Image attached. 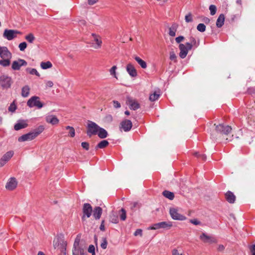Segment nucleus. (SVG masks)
<instances>
[{
	"mask_svg": "<svg viewBox=\"0 0 255 255\" xmlns=\"http://www.w3.org/2000/svg\"><path fill=\"white\" fill-rule=\"evenodd\" d=\"M11 53L6 47H0V56L1 58H11Z\"/></svg>",
	"mask_w": 255,
	"mask_h": 255,
	"instance_id": "14",
	"label": "nucleus"
},
{
	"mask_svg": "<svg viewBox=\"0 0 255 255\" xmlns=\"http://www.w3.org/2000/svg\"><path fill=\"white\" fill-rule=\"evenodd\" d=\"M197 29L201 32H203L206 30V26L203 23H199L197 26Z\"/></svg>",
	"mask_w": 255,
	"mask_h": 255,
	"instance_id": "42",
	"label": "nucleus"
},
{
	"mask_svg": "<svg viewBox=\"0 0 255 255\" xmlns=\"http://www.w3.org/2000/svg\"><path fill=\"white\" fill-rule=\"evenodd\" d=\"M82 147L86 150L89 149V144L87 142H82L81 143Z\"/></svg>",
	"mask_w": 255,
	"mask_h": 255,
	"instance_id": "51",
	"label": "nucleus"
},
{
	"mask_svg": "<svg viewBox=\"0 0 255 255\" xmlns=\"http://www.w3.org/2000/svg\"><path fill=\"white\" fill-rule=\"evenodd\" d=\"M13 83L12 78L6 75H2L0 76V87L2 90H7L11 88Z\"/></svg>",
	"mask_w": 255,
	"mask_h": 255,
	"instance_id": "2",
	"label": "nucleus"
},
{
	"mask_svg": "<svg viewBox=\"0 0 255 255\" xmlns=\"http://www.w3.org/2000/svg\"><path fill=\"white\" fill-rule=\"evenodd\" d=\"M121 213L120 215V219L122 221H125L127 218L126 211L124 208L121 210Z\"/></svg>",
	"mask_w": 255,
	"mask_h": 255,
	"instance_id": "41",
	"label": "nucleus"
},
{
	"mask_svg": "<svg viewBox=\"0 0 255 255\" xmlns=\"http://www.w3.org/2000/svg\"><path fill=\"white\" fill-rule=\"evenodd\" d=\"M216 130L220 133L228 134L232 130V128L229 126H225L223 124H219L216 127Z\"/></svg>",
	"mask_w": 255,
	"mask_h": 255,
	"instance_id": "9",
	"label": "nucleus"
},
{
	"mask_svg": "<svg viewBox=\"0 0 255 255\" xmlns=\"http://www.w3.org/2000/svg\"><path fill=\"white\" fill-rule=\"evenodd\" d=\"M88 251L90 253L95 252V248L94 246L93 245H90L88 249Z\"/></svg>",
	"mask_w": 255,
	"mask_h": 255,
	"instance_id": "55",
	"label": "nucleus"
},
{
	"mask_svg": "<svg viewBox=\"0 0 255 255\" xmlns=\"http://www.w3.org/2000/svg\"><path fill=\"white\" fill-rule=\"evenodd\" d=\"M100 127L96 123L92 121H89L87 125V134L89 137L93 135H97L99 130Z\"/></svg>",
	"mask_w": 255,
	"mask_h": 255,
	"instance_id": "3",
	"label": "nucleus"
},
{
	"mask_svg": "<svg viewBox=\"0 0 255 255\" xmlns=\"http://www.w3.org/2000/svg\"><path fill=\"white\" fill-rule=\"evenodd\" d=\"M225 197L227 201L230 203H234L236 200V196L233 192L228 191L225 194Z\"/></svg>",
	"mask_w": 255,
	"mask_h": 255,
	"instance_id": "22",
	"label": "nucleus"
},
{
	"mask_svg": "<svg viewBox=\"0 0 255 255\" xmlns=\"http://www.w3.org/2000/svg\"><path fill=\"white\" fill-rule=\"evenodd\" d=\"M92 36L94 38V41L96 43L95 45L93 46L94 48L95 49L100 48L102 44V41L101 40V37L95 33H92Z\"/></svg>",
	"mask_w": 255,
	"mask_h": 255,
	"instance_id": "17",
	"label": "nucleus"
},
{
	"mask_svg": "<svg viewBox=\"0 0 255 255\" xmlns=\"http://www.w3.org/2000/svg\"><path fill=\"white\" fill-rule=\"evenodd\" d=\"M17 34H21V32L16 30L5 29L3 36L8 40H11L16 37Z\"/></svg>",
	"mask_w": 255,
	"mask_h": 255,
	"instance_id": "8",
	"label": "nucleus"
},
{
	"mask_svg": "<svg viewBox=\"0 0 255 255\" xmlns=\"http://www.w3.org/2000/svg\"><path fill=\"white\" fill-rule=\"evenodd\" d=\"M102 243L101 244V247L103 249H106L107 247L108 242L106 238H103Z\"/></svg>",
	"mask_w": 255,
	"mask_h": 255,
	"instance_id": "48",
	"label": "nucleus"
},
{
	"mask_svg": "<svg viewBox=\"0 0 255 255\" xmlns=\"http://www.w3.org/2000/svg\"><path fill=\"white\" fill-rule=\"evenodd\" d=\"M13 155L12 151H9L6 152L1 157L4 161L7 162Z\"/></svg>",
	"mask_w": 255,
	"mask_h": 255,
	"instance_id": "28",
	"label": "nucleus"
},
{
	"mask_svg": "<svg viewBox=\"0 0 255 255\" xmlns=\"http://www.w3.org/2000/svg\"><path fill=\"white\" fill-rule=\"evenodd\" d=\"M73 253H74L75 254H78L79 255H86V254L84 253V250L81 248L73 250Z\"/></svg>",
	"mask_w": 255,
	"mask_h": 255,
	"instance_id": "39",
	"label": "nucleus"
},
{
	"mask_svg": "<svg viewBox=\"0 0 255 255\" xmlns=\"http://www.w3.org/2000/svg\"><path fill=\"white\" fill-rule=\"evenodd\" d=\"M92 212L93 217L95 220H97L100 219L103 213V210L100 207L97 206L94 208Z\"/></svg>",
	"mask_w": 255,
	"mask_h": 255,
	"instance_id": "16",
	"label": "nucleus"
},
{
	"mask_svg": "<svg viewBox=\"0 0 255 255\" xmlns=\"http://www.w3.org/2000/svg\"><path fill=\"white\" fill-rule=\"evenodd\" d=\"M225 16L223 14L219 15L216 21V26L218 28L221 27L224 24Z\"/></svg>",
	"mask_w": 255,
	"mask_h": 255,
	"instance_id": "24",
	"label": "nucleus"
},
{
	"mask_svg": "<svg viewBox=\"0 0 255 255\" xmlns=\"http://www.w3.org/2000/svg\"><path fill=\"white\" fill-rule=\"evenodd\" d=\"M40 66L43 69H47L52 67V64L50 61L42 62L40 63Z\"/></svg>",
	"mask_w": 255,
	"mask_h": 255,
	"instance_id": "31",
	"label": "nucleus"
},
{
	"mask_svg": "<svg viewBox=\"0 0 255 255\" xmlns=\"http://www.w3.org/2000/svg\"><path fill=\"white\" fill-rule=\"evenodd\" d=\"M134 59L138 63V64L141 67V68L145 69L147 67L146 63L140 57L135 56Z\"/></svg>",
	"mask_w": 255,
	"mask_h": 255,
	"instance_id": "30",
	"label": "nucleus"
},
{
	"mask_svg": "<svg viewBox=\"0 0 255 255\" xmlns=\"http://www.w3.org/2000/svg\"><path fill=\"white\" fill-rule=\"evenodd\" d=\"M162 195L168 199L172 200L174 198V194L173 192L170 191L165 190L162 192Z\"/></svg>",
	"mask_w": 255,
	"mask_h": 255,
	"instance_id": "29",
	"label": "nucleus"
},
{
	"mask_svg": "<svg viewBox=\"0 0 255 255\" xmlns=\"http://www.w3.org/2000/svg\"><path fill=\"white\" fill-rule=\"evenodd\" d=\"M190 223L195 225H200L202 224L201 222L198 220L197 219L190 220Z\"/></svg>",
	"mask_w": 255,
	"mask_h": 255,
	"instance_id": "50",
	"label": "nucleus"
},
{
	"mask_svg": "<svg viewBox=\"0 0 255 255\" xmlns=\"http://www.w3.org/2000/svg\"><path fill=\"white\" fill-rule=\"evenodd\" d=\"M44 129L43 126H40L34 129L32 131L24 134L19 137L18 140L19 142H23L27 140H31L40 134Z\"/></svg>",
	"mask_w": 255,
	"mask_h": 255,
	"instance_id": "1",
	"label": "nucleus"
},
{
	"mask_svg": "<svg viewBox=\"0 0 255 255\" xmlns=\"http://www.w3.org/2000/svg\"><path fill=\"white\" fill-rule=\"evenodd\" d=\"M100 230L102 231H105V220H102L101 223V225L100 226Z\"/></svg>",
	"mask_w": 255,
	"mask_h": 255,
	"instance_id": "59",
	"label": "nucleus"
},
{
	"mask_svg": "<svg viewBox=\"0 0 255 255\" xmlns=\"http://www.w3.org/2000/svg\"><path fill=\"white\" fill-rule=\"evenodd\" d=\"M127 71L131 77H135L137 76V72L133 65L128 64L126 67Z\"/></svg>",
	"mask_w": 255,
	"mask_h": 255,
	"instance_id": "19",
	"label": "nucleus"
},
{
	"mask_svg": "<svg viewBox=\"0 0 255 255\" xmlns=\"http://www.w3.org/2000/svg\"><path fill=\"white\" fill-rule=\"evenodd\" d=\"M209 10L210 11L211 15H214L215 14L217 11L216 6L215 5L211 4L209 6Z\"/></svg>",
	"mask_w": 255,
	"mask_h": 255,
	"instance_id": "43",
	"label": "nucleus"
},
{
	"mask_svg": "<svg viewBox=\"0 0 255 255\" xmlns=\"http://www.w3.org/2000/svg\"><path fill=\"white\" fill-rule=\"evenodd\" d=\"M109 144V142L107 140L101 141L95 147L96 149H103L107 147Z\"/></svg>",
	"mask_w": 255,
	"mask_h": 255,
	"instance_id": "26",
	"label": "nucleus"
},
{
	"mask_svg": "<svg viewBox=\"0 0 255 255\" xmlns=\"http://www.w3.org/2000/svg\"><path fill=\"white\" fill-rule=\"evenodd\" d=\"M172 255H182V254H179L178 250L174 249L172 251Z\"/></svg>",
	"mask_w": 255,
	"mask_h": 255,
	"instance_id": "64",
	"label": "nucleus"
},
{
	"mask_svg": "<svg viewBox=\"0 0 255 255\" xmlns=\"http://www.w3.org/2000/svg\"><path fill=\"white\" fill-rule=\"evenodd\" d=\"M169 214L173 220L184 221L186 220V217L178 213V210L175 208H171L169 210Z\"/></svg>",
	"mask_w": 255,
	"mask_h": 255,
	"instance_id": "7",
	"label": "nucleus"
},
{
	"mask_svg": "<svg viewBox=\"0 0 255 255\" xmlns=\"http://www.w3.org/2000/svg\"><path fill=\"white\" fill-rule=\"evenodd\" d=\"M66 129L69 130L68 136L73 137L75 135V131L73 127L70 126H67L65 127Z\"/></svg>",
	"mask_w": 255,
	"mask_h": 255,
	"instance_id": "33",
	"label": "nucleus"
},
{
	"mask_svg": "<svg viewBox=\"0 0 255 255\" xmlns=\"http://www.w3.org/2000/svg\"><path fill=\"white\" fill-rule=\"evenodd\" d=\"M97 134L100 138L102 139L107 137L108 135L107 131L101 127L100 128L99 130H98V132Z\"/></svg>",
	"mask_w": 255,
	"mask_h": 255,
	"instance_id": "25",
	"label": "nucleus"
},
{
	"mask_svg": "<svg viewBox=\"0 0 255 255\" xmlns=\"http://www.w3.org/2000/svg\"><path fill=\"white\" fill-rule=\"evenodd\" d=\"M117 68L116 66H114L110 70V74L112 76H114V77H115L116 78H117V77H116V70Z\"/></svg>",
	"mask_w": 255,
	"mask_h": 255,
	"instance_id": "47",
	"label": "nucleus"
},
{
	"mask_svg": "<svg viewBox=\"0 0 255 255\" xmlns=\"http://www.w3.org/2000/svg\"><path fill=\"white\" fill-rule=\"evenodd\" d=\"M26 47H27V43L25 42H21L18 45V47H19L20 50L22 51H24L25 49V48H26Z\"/></svg>",
	"mask_w": 255,
	"mask_h": 255,
	"instance_id": "46",
	"label": "nucleus"
},
{
	"mask_svg": "<svg viewBox=\"0 0 255 255\" xmlns=\"http://www.w3.org/2000/svg\"><path fill=\"white\" fill-rule=\"evenodd\" d=\"M127 102L131 110L135 111L140 108V105L137 101L135 99H133L131 97H127Z\"/></svg>",
	"mask_w": 255,
	"mask_h": 255,
	"instance_id": "12",
	"label": "nucleus"
},
{
	"mask_svg": "<svg viewBox=\"0 0 255 255\" xmlns=\"http://www.w3.org/2000/svg\"><path fill=\"white\" fill-rule=\"evenodd\" d=\"M185 20L186 22H191L193 21L192 16L191 13H189L185 17Z\"/></svg>",
	"mask_w": 255,
	"mask_h": 255,
	"instance_id": "45",
	"label": "nucleus"
},
{
	"mask_svg": "<svg viewBox=\"0 0 255 255\" xmlns=\"http://www.w3.org/2000/svg\"><path fill=\"white\" fill-rule=\"evenodd\" d=\"M110 221L114 224H117L119 222L118 216L115 215H111L110 217Z\"/></svg>",
	"mask_w": 255,
	"mask_h": 255,
	"instance_id": "40",
	"label": "nucleus"
},
{
	"mask_svg": "<svg viewBox=\"0 0 255 255\" xmlns=\"http://www.w3.org/2000/svg\"><path fill=\"white\" fill-rule=\"evenodd\" d=\"M148 229L149 230H152L160 229L159 222L153 224L152 225L149 227Z\"/></svg>",
	"mask_w": 255,
	"mask_h": 255,
	"instance_id": "44",
	"label": "nucleus"
},
{
	"mask_svg": "<svg viewBox=\"0 0 255 255\" xmlns=\"http://www.w3.org/2000/svg\"><path fill=\"white\" fill-rule=\"evenodd\" d=\"M53 246L55 249H60L61 252H63L66 251L67 243L63 237H58L54 240Z\"/></svg>",
	"mask_w": 255,
	"mask_h": 255,
	"instance_id": "5",
	"label": "nucleus"
},
{
	"mask_svg": "<svg viewBox=\"0 0 255 255\" xmlns=\"http://www.w3.org/2000/svg\"><path fill=\"white\" fill-rule=\"evenodd\" d=\"M17 109L16 105L15 104L14 101L11 103L9 106L8 110V111L11 112L12 113L14 112Z\"/></svg>",
	"mask_w": 255,
	"mask_h": 255,
	"instance_id": "38",
	"label": "nucleus"
},
{
	"mask_svg": "<svg viewBox=\"0 0 255 255\" xmlns=\"http://www.w3.org/2000/svg\"><path fill=\"white\" fill-rule=\"evenodd\" d=\"M179 48L180 50L179 56L182 59L186 57L189 50L187 48L186 46L183 44H179Z\"/></svg>",
	"mask_w": 255,
	"mask_h": 255,
	"instance_id": "18",
	"label": "nucleus"
},
{
	"mask_svg": "<svg viewBox=\"0 0 255 255\" xmlns=\"http://www.w3.org/2000/svg\"><path fill=\"white\" fill-rule=\"evenodd\" d=\"M28 125L24 120H19L15 124L14 128L15 130H18L22 128H24L27 127Z\"/></svg>",
	"mask_w": 255,
	"mask_h": 255,
	"instance_id": "21",
	"label": "nucleus"
},
{
	"mask_svg": "<svg viewBox=\"0 0 255 255\" xmlns=\"http://www.w3.org/2000/svg\"><path fill=\"white\" fill-rule=\"evenodd\" d=\"M25 39L29 43H32L33 42L35 38L32 33H29L25 37Z\"/></svg>",
	"mask_w": 255,
	"mask_h": 255,
	"instance_id": "36",
	"label": "nucleus"
},
{
	"mask_svg": "<svg viewBox=\"0 0 255 255\" xmlns=\"http://www.w3.org/2000/svg\"><path fill=\"white\" fill-rule=\"evenodd\" d=\"M27 62L21 59H19L17 61H14L12 62L11 68L14 70H19L22 66H26Z\"/></svg>",
	"mask_w": 255,
	"mask_h": 255,
	"instance_id": "11",
	"label": "nucleus"
},
{
	"mask_svg": "<svg viewBox=\"0 0 255 255\" xmlns=\"http://www.w3.org/2000/svg\"><path fill=\"white\" fill-rule=\"evenodd\" d=\"M80 243V240L78 239H76L74 243V249L76 250L79 249V246Z\"/></svg>",
	"mask_w": 255,
	"mask_h": 255,
	"instance_id": "52",
	"label": "nucleus"
},
{
	"mask_svg": "<svg viewBox=\"0 0 255 255\" xmlns=\"http://www.w3.org/2000/svg\"><path fill=\"white\" fill-rule=\"evenodd\" d=\"M252 255H255V245L250 246L249 247Z\"/></svg>",
	"mask_w": 255,
	"mask_h": 255,
	"instance_id": "56",
	"label": "nucleus"
},
{
	"mask_svg": "<svg viewBox=\"0 0 255 255\" xmlns=\"http://www.w3.org/2000/svg\"><path fill=\"white\" fill-rule=\"evenodd\" d=\"M113 120V117L111 115H107L105 117V121L107 123H111Z\"/></svg>",
	"mask_w": 255,
	"mask_h": 255,
	"instance_id": "49",
	"label": "nucleus"
},
{
	"mask_svg": "<svg viewBox=\"0 0 255 255\" xmlns=\"http://www.w3.org/2000/svg\"><path fill=\"white\" fill-rule=\"evenodd\" d=\"M17 181L15 178H10L5 185V188L9 190H12L17 186Z\"/></svg>",
	"mask_w": 255,
	"mask_h": 255,
	"instance_id": "15",
	"label": "nucleus"
},
{
	"mask_svg": "<svg viewBox=\"0 0 255 255\" xmlns=\"http://www.w3.org/2000/svg\"><path fill=\"white\" fill-rule=\"evenodd\" d=\"M202 21L204 22L205 23L208 24L210 21V19L208 17H204L202 19Z\"/></svg>",
	"mask_w": 255,
	"mask_h": 255,
	"instance_id": "63",
	"label": "nucleus"
},
{
	"mask_svg": "<svg viewBox=\"0 0 255 255\" xmlns=\"http://www.w3.org/2000/svg\"><path fill=\"white\" fill-rule=\"evenodd\" d=\"M176 56L175 55V54L172 52H170V59L171 60H176Z\"/></svg>",
	"mask_w": 255,
	"mask_h": 255,
	"instance_id": "61",
	"label": "nucleus"
},
{
	"mask_svg": "<svg viewBox=\"0 0 255 255\" xmlns=\"http://www.w3.org/2000/svg\"><path fill=\"white\" fill-rule=\"evenodd\" d=\"M27 105L30 108L36 107L38 109L43 106V104L40 101L39 97L37 96H33L30 98L27 102Z\"/></svg>",
	"mask_w": 255,
	"mask_h": 255,
	"instance_id": "6",
	"label": "nucleus"
},
{
	"mask_svg": "<svg viewBox=\"0 0 255 255\" xmlns=\"http://www.w3.org/2000/svg\"><path fill=\"white\" fill-rule=\"evenodd\" d=\"M45 84H46V88H48V87L51 88V87H52L53 86V83L51 81H46L45 83Z\"/></svg>",
	"mask_w": 255,
	"mask_h": 255,
	"instance_id": "60",
	"label": "nucleus"
},
{
	"mask_svg": "<svg viewBox=\"0 0 255 255\" xmlns=\"http://www.w3.org/2000/svg\"><path fill=\"white\" fill-rule=\"evenodd\" d=\"M93 208L89 203H84L82 207L83 216L82 217V221L86 220V218H90L92 213Z\"/></svg>",
	"mask_w": 255,
	"mask_h": 255,
	"instance_id": "4",
	"label": "nucleus"
},
{
	"mask_svg": "<svg viewBox=\"0 0 255 255\" xmlns=\"http://www.w3.org/2000/svg\"><path fill=\"white\" fill-rule=\"evenodd\" d=\"M199 238L204 243L213 244L217 242V240L214 237L208 236L205 233H203L200 236Z\"/></svg>",
	"mask_w": 255,
	"mask_h": 255,
	"instance_id": "10",
	"label": "nucleus"
},
{
	"mask_svg": "<svg viewBox=\"0 0 255 255\" xmlns=\"http://www.w3.org/2000/svg\"><path fill=\"white\" fill-rule=\"evenodd\" d=\"M132 126V123L131 121L129 120H124L120 124V128H123L126 132L129 131L131 129Z\"/></svg>",
	"mask_w": 255,
	"mask_h": 255,
	"instance_id": "13",
	"label": "nucleus"
},
{
	"mask_svg": "<svg viewBox=\"0 0 255 255\" xmlns=\"http://www.w3.org/2000/svg\"><path fill=\"white\" fill-rule=\"evenodd\" d=\"M26 71L31 75H35L38 77H40V74L35 68H27L26 69Z\"/></svg>",
	"mask_w": 255,
	"mask_h": 255,
	"instance_id": "32",
	"label": "nucleus"
},
{
	"mask_svg": "<svg viewBox=\"0 0 255 255\" xmlns=\"http://www.w3.org/2000/svg\"><path fill=\"white\" fill-rule=\"evenodd\" d=\"M184 39V37L183 36H179L175 38V41L177 43H180Z\"/></svg>",
	"mask_w": 255,
	"mask_h": 255,
	"instance_id": "57",
	"label": "nucleus"
},
{
	"mask_svg": "<svg viewBox=\"0 0 255 255\" xmlns=\"http://www.w3.org/2000/svg\"><path fill=\"white\" fill-rule=\"evenodd\" d=\"M160 229L169 230L172 226V222L170 221H163L159 222Z\"/></svg>",
	"mask_w": 255,
	"mask_h": 255,
	"instance_id": "23",
	"label": "nucleus"
},
{
	"mask_svg": "<svg viewBox=\"0 0 255 255\" xmlns=\"http://www.w3.org/2000/svg\"><path fill=\"white\" fill-rule=\"evenodd\" d=\"M185 45L189 50H190L192 47H194L192 43H190V42H187Z\"/></svg>",
	"mask_w": 255,
	"mask_h": 255,
	"instance_id": "62",
	"label": "nucleus"
},
{
	"mask_svg": "<svg viewBox=\"0 0 255 255\" xmlns=\"http://www.w3.org/2000/svg\"><path fill=\"white\" fill-rule=\"evenodd\" d=\"M30 88L28 86L25 85L21 89V96L23 97H27L29 94Z\"/></svg>",
	"mask_w": 255,
	"mask_h": 255,
	"instance_id": "27",
	"label": "nucleus"
},
{
	"mask_svg": "<svg viewBox=\"0 0 255 255\" xmlns=\"http://www.w3.org/2000/svg\"><path fill=\"white\" fill-rule=\"evenodd\" d=\"M169 34L171 36H175L176 34V29L173 28H169Z\"/></svg>",
	"mask_w": 255,
	"mask_h": 255,
	"instance_id": "54",
	"label": "nucleus"
},
{
	"mask_svg": "<svg viewBox=\"0 0 255 255\" xmlns=\"http://www.w3.org/2000/svg\"><path fill=\"white\" fill-rule=\"evenodd\" d=\"M46 121L48 123H50L53 125L58 124L59 121L57 118L54 115H48L46 117Z\"/></svg>",
	"mask_w": 255,
	"mask_h": 255,
	"instance_id": "20",
	"label": "nucleus"
},
{
	"mask_svg": "<svg viewBox=\"0 0 255 255\" xmlns=\"http://www.w3.org/2000/svg\"><path fill=\"white\" fill-rule=\"evenodd\" d=\"M190 43H192L194 47L197 48L199 45V41H197L196 39L193 36H190L189 38Z\"/></svg>",
	"mask_w": 255,
	"mask_h": 255,
	"instance_id": "35",
	"label": "nucleus"
},
{
	"mask_svg": "<svg viewBox=\"0 0 255 255\" xmlns=\"http://www.w3.org/2000/svg\"><path fill=\"white\" fill-rule=\"evenodd\" d=\"M10 58H4L2 60H0V65L3 67L8 66L10 64Z\"/></svg>",
	"mask_w": 255,
	"mask_h": 255,
	"instance_id": "34",
	"label": "nucleus"
},
{
	"mask_svg": "<svg viewBox=\"0 0 255 255\" xmlns=\"http://www.w3.org/2000/svg\"><path fill=\"white\" fill-rule=\"evenodd\" d=\"M142 235V231L141 229H137L134 233V235L135 236H137L138 235L141 236Z\"/></svg>",
	"mask_w": 255,
	"mask_h": 255,
	"instance_id": "58",
	"label": "nucleus"
},
{
	"mask_svg": "<svg viewBox=\"0 0 255 255\" xmlns=\"http://www.w3.org/2000/svg\"><path fill=\"white\" fill-rule=\"evenodd\" d=\"M113 106L116 109L120 108L121 107V104L117 101H113Z\"/></svg>",
	"mask_w": 255,
	"mask_h": 255,
	"instance_id": "53",
	"label": "nucleus"
},
{
	"mask_svg": "<svg viewBox=\"0 0 255 255\" xmlns=\"http://www.w3.org/2000/svg\"><path fill=\"white\" fill-rule=\"evenodd\" d=\"M159 94L154 92V93L150 95L149 99L150 101L153 102L158 100L159 98Z\"/></svg>",
	"mask_w": 255,
	"mask_h": 255,
	"instance_id": "37",
	"label": "nucleus"
}]
</instances>
